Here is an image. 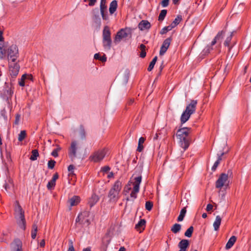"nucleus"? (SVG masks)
Masks as SVG:
<instances>
[{"mask_svg":"<svg viewBox=\"0 0 251 251\" xmlns=\"http://www.w3.org/2000/svg\"><path fill=\"white\" fill-rule=\"evenodd\" d=\"M89 215V212L87 211H84L78 214L77 216L78 220H83L88 218Z\"/></svg>","mask_w":251,"mask_h":251,"instance_id":"27","label":"nucleus"},{"mask_svg":"<svg viewBox=\"0 0 251 251\" xmlns=\"http://www.w3.org/2000/svg\"><path fill=\"white\" fill-rule=\"evenodd\" d=\"M55 185V182L53 181L52 180H51L48 182V183L47 184V188L48 189L50 190L53 187H54Z\"/></svg>","mask_w":251,"mask_h":251,"instance_id":"47","label":"nucleus"},{"mask_svg":"<svg viewBox=\"0 0 251 251\" xmlns=\"http://www.w3.org/2000/svg\"><path fill=\"white\" fill-rule=\"evenodd\" d=\"M171 27L169 26H165L163 27L160 31V33L162 35L166 34L169 31L171 30Z\"/></svg>","mask_w":251,"mask_h":251,"instance_id":"39","label":"nucleus"},{"mask_svg":"<svg viewBox=\"0 0 251 251\" xmlns=\"http://www.w3.org/2000/svg\"><path fill=\"white\" fill-rule=\"evenodd\" d=\"M236 237L234 236H231L230 239H229V240L228 241L227 243H226V249H229L230 248H231L233 245H234V244L235 243V242H236Z\"/></svg>","mask_w":251,"mask_h":251,"instance_id":"22","label":"nucleus"},{"mask_svg":"<svg viewBox=\"0 0 251 251\" xmlns=\"http://www.w3.org/2000/svg\"><path fill=\"white\" fill-rule=\"evenodd\" d=\"M38 227L36 224H34L32 226V229L31 231V237L33 239H35L36 236L37 232Z\"/></svg>","mask_w":251,"mask_h":251,"instance_id":"34","label":"nucleus"},{"mask_svg":"<svg viewBox=\"0 0 251 251\" xmlns=\"http://www.w3.org/2000/svg\"><path fill=\"white\" fill-rule=\"evenodd\" d=\"M89 1V6H93L95 5V3L97 1V0H88ZM87 0H84V2H86Z\"/></svg>","mask_w":251,"mask_h":251,"instance_id":"54","label":"nucleus"},{"mask_svg":"<svg viewBox=\"0 0 251 251\" xmlns=\"http://www.w3.org/2000/svg\"><path fill=\"white\" fill-rule=\"evenodd\" d=\"M139 48H140V49L141 50V53H140V56L141 57L144 58L146 55V50H145L146 46L143 44H141V45H140Z\"/></svg>","mask_w":251,"mask_h":251,"instance_id":"31","label":"nucleus"},{"mask_svg":"<svg viewBox=\"0 0 251 251\" xmlns=\"http://www.w3.org/2000/svg\"><path fill=\"white\" fill-rule=\"evenodd\" d=\"M102 43L105 49L108 50L110 49L112 44L111 39H102Z\"/></svg>","mask_w":251,"mask_h":251,"instance_id":"23","label":"nucleus"},{"mask_svg":"<svg viewBox=\"0 0 251 251\" xmlns=\"http://www.w3.org/2000/svg\"><path fill=\"white\" fill-rule=\"evenodd\" d=\"M146 221H139L138 223L136 224L135 228L137 231L141 233L144 230L146 226Z\"/></svg>","mask_w":251,"mask_h":251,"instance_id":"17","label":"nucleus"},{"mask_svg":"<svg viewBox=\"0 0 251 251\" xmlns=\"http://www.w3.org/2000/svg\"><path fill=\"white\" fill-rule=\"evenodd\" d=\"M26 133L25 130H22L18 135V140L22 142L26 137Z\"/></svg>","mask_w":251,"mask_h":251,"instance_id":"33","label":"nucleus"},{"mask_svg":"<svg viewBox=\"0 0 251 251\" xmlns=\"http://www.w3.org/2000/svg\"><path fill=\"white\" fill-rule=\"evenodd\" d=\"M110 170V168L108 166H104L102 168V171L103 172L107 173Z\"/></svg>","mask_w":251,"mask_h":251,"instance_id":"56","label":"nucleus"},{"mask_svg":"<svg viewBox=\"0 0 251 251\" xmlns=\"http://www.w3.org/2000/svg\"><path fill=\"white\" fill-rule=\"evenodd\" d=\"M172 41V37H170L166 39L163 42L159 51L160 55H163L167 51L169 48L171 43Z\"/></svg>","mask_w":251,"mask_h":251,"instance_id":"12","label":"nucleus"},{"mask_svg":"<svg viewBox=\"0 0 251 251\" xmlns=\"http://www.w3.org/2000/svg\"><path fill=\"white\" fill-rule=\"evenodd\" d=\"M191 132V128L183 127L177 130L176 136L178 140L179 146L183 149L184 152L189 147L190 144L189 134Z\"/></svg>","mask_w":251,"mask_h":251,"instance_id":"2","label":"nucleus"},{"mask_svg":"<svg viewBox=\"0 0 251 251\" xmlns=\"http://www.w3.org/2000/svg\"><path fill=\"white\" fill-rule=\"evenodd\" d=\"M107 6L106 5V0H101L100 3V9H105L106 8Z\"/></svg>","mask_w":251,"mask_h":251,"instance_id":"50","label":"nucleus"},{"mask_svg":"<svg viewBox=\"0 0 251 251\" xmlns=\"http://www.w3.org/2000/svg\"><path fill=\"white\" fill-rule=\"evenodd\" d=\"M193 231V227L191 226L185 232V235L188 237H190Z\"/></svg>","mask_w":251,"mask_h":251,"instance_id":"38","label":"nucleus"},{"mask_svg":"<svg viewBox=\"0 0 251 251\" xmlns=\"http://www.w3.org/2000/svg\"><path fill=\"white\" fill-rule=\"evenodd\" d=\"M232 33H231L230 35L228 37H227L226 38V41L224 42L225 46H227L229 48H228L229 51L231 49L232 47H230L229 46V43H230V42L231 41V38H232Z\"/></svg>","mask_w":251,"mask_h":251,"instance_id":"32","label":"nucleus"},{"mask_svg":"<svg viewBox=\"0 0 251 251\" xmlns=\"http://www.w3.org/2000/svg\"><path fill=\"white\" fill-rule=\"evenodd\" d=\"M69 247L68 250V251H75V249L73 246V242L71 240H69Z\"/></svg>","mask_w":251,"mask_h":251,"instance_id":"51","label":"nucleus"},{"mask_svg":"<svg viewBox=\"0 0 251 251\" xmlns=\"http://www.w3.org/2000/svg\"><path fill=\"white\" fill-rule=\"evenodd\" d=\"M102 39H111V32L108 26H105L102 32Z\"/></svg>","mask_w":251,"mask_h":251,"instance_id":"18","label":"nucleus"},{"mask_svg":"<svg viewBox=\"0 0 251 251\" xmlns=\"http://www.w3.org/2000/svg\"><path fill=\"white\" fill-rule=\"evenodd\" d=\"M4 187L6 191L8 192L13 188V181L10 178H8L7 181L4 185Z\"/></svg>","mask_w":251,"mask_h":251,"instance_id":"21","label":"nucleus"},{"mask_svg":"<svg viewBox=\"0 0 251 251\" xmlns=\"http://www.w3.org/2000/svg\"><path fill=\"white\" fill-rule=\"evenodd\" d=\"M21 224L22 225V228L24 230H25V221H21Z\"/></svg>","mask_w":251,"mask_h":251,"instance_id":"61","label":"nucleus"},{"mask_svg":"<svg viewBox=\"0 0 251 251\" xmlns=\"http://www.w3.org/2000/svg\"><path fill=\"white\" fill-rule=\"evenodd\" d=\"M151 27V25L150 23L147 20H142L139 23L138 25V28L141 30L149 29Z\"/></svg>","mask_w":251,"mask_h":251,"instance_id":"16","label":"nucleus"},{"mask_svg":"<svg viewBox=\"0 0 251 251\" xmlns=\"http://www.w3.org/2000/svg\"><path fill=\"white\" fill-rule=\"evenodd\" d=\"M122 187V182L119 180H117L114 184L112 187L110 189L108 197L109 201L112 202H116L120 198V192Z\"/></svg>","mask_w":251,"mask_h":251,"instance_id":"3","label":"nucleus"},{"mask_svg":"<svg viewBox=\"0 0 251 251\" xmlns=\"http://www.w3.org/2000/svg\"><path fill=\"white\" fill-rule=\"evenodd\" d=\"M100 14L102 16V18L103 20H108L109 19L107 11V8L103 9H100Z\"/></svg>","mask_w":251,"mask_h":251,"instance_id":"28","label":"nucleus"},{"mask_svg":"<svg viewBox=\"0 0 251 251\" xmlns=\"http://www.w3.org/2000/svg\"><path fill=\"white\" fill-rule=\"evenodd\" d=\"M157 56H155L153 59L152 60V61L150 62V65L149 66V67L148 68V71L150 72L151 71L153 67H154V66L157 61Z\"/></svg>","mask_w":251,"mask_h":251,"instance_id":"30","label":"nucleus"},{"mask_svg":"<svg viewBox=\"0 0 251 251\" xmlns=\"http://www.w3.org/2000/svg\"><path fill=\"white\" fill-rule=\"evenodd\" d=\"M117 6V0H114L110 3L109 11L111 15L113 14L116 11Z\"/></svg>","mask_w":251,"mask_h":251,"instance_id":"19","label":"nucleus"},{"mask_svg":"<svg viewBox=\"0 0 251 251\" xmlns=\"http://www.w3.org/2000/svg\"><path fill=\"white\" fill-rule=\"evenodd\" d=\"M99 60L103 62H105L106 61V57L104 55L103 56L100 57Z\"/></svg>","mask_w":251,"mask_h":251,"instance_id":"58","label":"nucleus"},{"mask_svg":"<svg viewBox=\"0 0 251 251\" xmlns=\"http://www.w3.org/2000/svg\"><path fill=\"white\" fill-rule=\"evenodd\" d=\"M169 27H171V29H172L173 28H174L175 27H176V25H175V24H174L173 22L170 25H169Z\"/></svg>","mask_w":251,"mask_h":251,"instance_id":"64","label":"nucleus"},{"mask_svg":"<svg viewBox=\"0 0 251 251\" xmlns=\"http://www.w3.org/2000/svg\"><path fill=\"white\" fill-rule=\"evenodd\" d=\"M228 174L222 173L216 181L215 186L217 188L221 189L224 186L228 184Z\"/></svg>","mask_w":251,"mask_h":251,"instance_id":"7","label":"nucleus"},{"mask_svg":"<svg viewBox=\"0 0 251 251\" xmlns=\"http://www.w3.org/2000/svg\"><path fill=\"white\" fill-rule=\"evenodd\" d=\"M8 59H10L12 62H15L19 56V50L16 45H12L7 50Z\"/></svg>","mask_w":251,"mask_h":251,"instance_id":"5","label":"nucleus"},{"mask_svg":"<svg viewBox=\"0 0 251 251\" xmlns=\"http://www.w3.org/2000/svg\"><path fill=\"white\" fill-rule=\"evenodd\" d=\"M58 178V174H57V173H56V174H55L53 175V177H52V178L51 180H52L53 181H54V182H55V181H56V179H57Z\"/></svg>","mask_w":251,"mask_h":251,"instance_id":"57","label":"nucleus"},{"mask_svg":"<svg viewBox=\"0 0 251 251\" xmlns=\"http://www.w3.org/2000/svg\"><path fill=\"white\" fill-rule=\"evenodd\" d=\"M197 101L196 100H192L189 104H188L181 116L180 120L182 124L185 123L188 120L190 116L196 111Z\"/></svg>","mask_w":251,"mask_h":251,"instance_id":"4","label":"nucleus"},{"mask_svg":"<svg viewBox=\"0 0 251 251\" xmlns=\"http://www.w3.org/2000/svg\"><path fill=\"white\" fill-rule=\"evenodd\" d=\"M220 225H221V221H215V222L213 224V226L214 227V229L216 231L218 230Z\"/></svg>","mask_w":251,"mask_h":251,"instance_id":"46","label":"nucleus"},{"mask_svg":"<svg viewBox=\"0 0 251 251\" xmlns=\"http://www.w3.org/2000/svg\"><path fill=\"white\" fill-rule=\"evenodd\" d=\"M32 78H33V76L31 75H27L26 74V79H30V80H32Z\"/></svg>","mask_w":251,"mask_h":251,"instance_id":"60","label":"nucleus"},{"mask_svg":"<svg viewBox=\"0 0 251 251\" xmlns=\"http://www.w3.org/2000/svg\"><path fill=\"white\" fill-rule=\"evenodd\" d=\"M2 34V32L1 31H0V42L2 41L3 40Z\"/></svg>","mask_w":251,"mask_h":251,"instance_id":"63","label":"nucleus"},{"mask_svg":"<svg viewBox=\"0 0 251 251\" xmlns=\"http://www.w3.org/2000/svg\"><path fill=\"white\" fill-rule=\"evenodd\" d=\"M99 200V197L96 194H93L89 201V204L90 207L94 205Z\"/></svg>","mask_w":251,"mask_h":251,"instance_id":"20","label":"nucleus"},{"mask_svg":"<svg viewBox=\"0 0 251 251\" xmlns=\"http://www.w3.org/2000/svg\"><path fill=\"white\" fill-rule=\"evenodd\" d=\"M5 54V51L3 47L0 46V59H3Z\"/></svg>","mask_w":251,"mask_h":251,"instance_id":"49","label":"nucleus"},{"mask_svg":"<svg viewBox=\"0 0 251 251\" xmlns=\"http://www.w3.org/2000/svg\"><path fill=\"white\" fill-rule=\"evenodd\" d=\"M32 154L30 157V159L32 161L37 160V157L39 156V153L37 150H32Z\"/></svg>","mask_w":251,"mask_h":251,"instance_id":"29","label":"nucleus"},{"mask_svg":"<svg viewBox=\"0 0 251 251\" xmlns=\"http://www.w3.org/2000/svg\"><path fill=\"white\" fill-rule=\"evenodd\" d=\"M224 154V153L223 152L221 153V154L220 155H219L218 156V158L217 160L215 162V163L214 164L213 166L212 167V170L213 171H215L216 170L218 166L219 165V164L220 163V161L222 159V156Z\"/></svg>","mask_w":251,"mask_h":251,"instance_id":"25","label":"nucleus"},{"mask_svg":"<svg viewBox=\"0 0 251 251\" xmlns=\"http://www.w3.org/2000/svg\"><path fill=\"white\" fill-rule=\"evenodd\" d=\"M186 213V207H184L182 208L180 212L179 215L177 217V220H183L185 215Z\"/></svg>","mask_w":251,"mask_h":251,"instance_id":"37","label":"nucleus"},{"mask_svg":"<svg viewBox=\"0 0 251 251\" xmlns=\"http://www.w3.org/2000/svg\"><path fill=\"white\" fill-rule=\"evenodd\" d=\"M100 56V54L99 53H96L94 55V58L97 60H99Z\"/></svg>","mask_w":251,"mask_h":251,"instance_id":"62","label":"nucleus"},{"mask_svg":"<svg viewBox=\"0 0 251 251\" xmlns=\"http://www.w3.org/2000/svg\"><path fill=\"white\" fill-rule=\"evenodd\" d=\"M11 251H22V243L19 239H16L11 244Z\"/></svg>","mask_w":251,"mask_h":251,"instance_id":"13","label":"nucleus"},{"mask_svg":"<svg viewBox=\"0 0 251 251\" xmlns=\"http://www.w3.org/2000/svg\"><path fill=\"white\" fill-rule=\"evenodd\" d=\"M213 46H207L203 50L205 54L209 53L213 50Z\"/></svg>","mask_w":251,"mask_h":251,"instance_id":"43","label":"nucleus"},{"mask_svg":"<svg viewBox=\"0 0 251 251\" xmlns=\"http://www.w3.org/2000/svg\"><path fill=\"white\" fill-rule=\"evenodd\" d=\"M130 34V30L127 28L122 29L119 31L115 37L114 42L117 43L120 42L122 39L126 38Z\"/></svg>","mask_w":251,"mask_h":251,"instance_id":"8","label":"nucleus"},{"mask_svg":"<svg viewBox=\"0 0 251 251\" xmlns=\"http://www.w3.org/2000/svg\"><path fill=\"white\" fill-rule=\"evenodd\" d=\"M15 215L16 218L18 220H25L24 212L17 201L15 204Z\"/></svg>","mask_w":251,"mask_h":251,"instance_id":"11","label":"nucleus"},{"mask_svg":"<svg viewBox=\"0 0 251 251\" xmlns=\"http://www.w3.org/2000/svg\"><path fill=\"white\" fill-rule=\"evenodd\" d=\"M167 10H165V9L162 10L159 14V15L158 17V20L160 21H163L164 19V18L167 14Z\"/></svg>","mask_w":251,"mask_h":251,"instance_id":"35","label":"nucleus"},{"mask_svg":"<svg viewBox=\"0 0 251 251\" xmlns=\"http://www.w3.org/2000/svg\"><path fill=\"white\" fill-rule=\"evenodd\" d=\"M75 168V167L73 165H70L68 168V171L69 172V176L70 175H75L74 174V169Z\"/></svg>","mask_w":251,"mask_h":251,"instance_id":"48","label":"nucleus"},{"mask_svg":"<svg viewBox=\"0 0 251 251\" xmlns=\"http://www.w3.org/2000/svg\"><path fill=\"white\" fill-rule=\"evenodd\" d=\"M225 32L224 30H222L218 33L217 35L215 37L214 39L211 42V46H213L216 43L219 44V46H221V43L222 40L225 35Z\"/></svg>","mask_w":251,"mask_h":251,"instance_id":"14","label":"nucleus"},{"mask_svg":"<svg viewBox=\"0 0 251 251\" xmlns=\"http://www.w3.org/2000/svg\"><path fill=\"white\" fill-rule=\"evenodd\" d=\"M145 138L144 137H141L139 138L138 141V145L137 148V151L139 152H141L143 149L144 147L143 146V144L145 142Z\"/></svg>","mask_w":251,"mask_h":251,"instance_id":"24","label":"nucleus"},{"mask_svg":"<svg viewBox=\"0 0 251 251\" xmlns=\"http://www.w3.org/2000/svg\"><path fill=\"white\" fill-rule=\"evenodd\" d=\"M152 206H153V203L151 201H147L146 202L145 207H146V209L147 210H148L149 211L151 210L152 208Z\"/></svg>","mask_w":251,"mask_h":251,"instance_id":"41","label":"nucleus"},{"mask_svg":"<svg viewBox=\"0 0 251 251\" xmlns=\"http://www.w3.org/2000/svg\"><path fill=\"white\" fill-rule=\"evenodd\" d=\"M182 20V17L181 15H177V17L175 18L174 21H173V23L175 24L176 25L179 24V23L180 22V21Z\"/></svg>","mask_w":251,"mask_h":251,"instance_id":"45","label":"nucleus"},{"mask_svg":"<svg viewBox=\"0 0 251 251\" xmlns=\"http://www.w3.org/2000/svg\"><path fill=\"white\" fill-rule=\"evenodd\" d=\"M169 3V0H163L161 4L163 7H167Z\"/></svg>","mask_w":251,"mask_h":251,"instance_id":"52","label":"nucleus"},{"mask_svg":"<svg viewBox=\"0 0 251 251\" xmlns=\"http://www.w3.org/2000/svg\"><path fill=\"white\" fill-rule=\"evenodd\" d=\"M20 117H21V116L20 114H16L15 120V124L16 125H18L19 124L20 120Z\"/></svg>","mask_w":251,"mask_h":251,"instance_id":"53","label":"nucleus"},{"mask_svg":"<svg viewBox=\"0 0 251 251\" xmlns=\"http://www.w3.org/2000/svg\"><path fill=\"white\" fill-rule=\"evenodd\" d=\"M61 150V148L59 146L52 151L51 155L54 157H56L58 156V152Z\"/></svg>","mask_w":251,"mask_h":251,"instance_id":"42","label":"nucleus"},{"mask_svg":"<svg viewBox=\"0 0 251 251\" xmlns=\"http://www.w3.org/2000/svg\"><path fill=\"white\" fill-rule=\"evenodd\" d=\"M55 161L53 160H50L49 161L48 163V166L49 169H52L55 165Z\"/></svg>","mask_w":251,"mask_h":251,"instance_id":"44","label":"nucleus"},{"mask_svg":"<svg viewBox=\"0 0 251 251\" xmlns=\"http://www.w3.org/2000/svg\"><path fill=\"white\" fill-rule=\"evenodd\" d=\"M106 150L103 149L94 152L90 156V159L94 162H98L101 161L106 154Z\"/></svg>","mask_w":251,"mask_h":251,"instance_id":"6","label":"nucleus"},{"mask_svg":"<svg viewBox=\"0 0 251 251\" xmlns=\"http://www.w3.org/2000/svg\"><path fill=\"white\" fill-rule=\"evenodd\" d=\"M20 66L15 62H9V70L10 75L15 78L19 72Z\"/></svg>","mask_w":251,"mask_h":251,"instance_id":"9","label":"nucleus"},{"mask_svg":"<svg viewBox=\"0 0 251 251\" xmlns=\"http://www.w3.org/2000/svg\"><path fill=\"white\" fill-rule=\"evenodd\" d=\"M189 242L187 240L184 239L181 240L178 244V247L180 249H186L188 247Z\"/></svg>","mask_w":251,"mask_h":251,"instance_id":"26","label":"nucleus"},{"mask_svg":"<svg viewBox=\"0 0 251 251\" xmlns=\"http://www.w3.org/2000/svg\"><path fill=\"white\" fill-rule=\"evenodd\" d=\"M45 245V241L44 240H42L40 242V246L41 247H44Z\"/></svg>","mask_w":251,"mask_h":251,"instance_id":"59","label":"nucleus"},{"mask_svg":"<svg viewBox=\"0 0 251 251\" xmlns=\"http://www.w3.org/2000/svg\"><path fill=\"white\" fill-rule=\"evenodd\" d=\"M26 74L22 75L20 80L19 81V84L21 86H24L25 85V81L26 79Z\"/></svg>","mask_w":251,"mask_h":251,"instance_id":"40","label":"nucleus"},{"mask_svg":"<svg viewBox=\"0 0 251 251\" xmlns=\"http://www.w3.org/2000/svg\"><path fill=\"white\" fill-rule=\"evenodd\" d=\"M80 201V198L77 196H74L72 198L69 199L68 203L70 207L77 205ZM71 209V208H70Z\"/></svg>","mask_w":251,"mask_h":251,"instance_id":"15","label":"nucleus"},{"mask_svg":"<svg viewBox=\"0 0 251 251\" xmlns=\"http://www.w3.org/2000/svg\"><path fill=\"white\" fill-rule=\"evenodd\" d=\"M181 228V226L179 224H176L172 227L171 230L175 233L178 232Z\"/></svg>","mask_w":251,"mask_h":251,"instance_id":"36","label":"nucleus"},{"mask_svg":"<svg viewBox=\"0 0 251 251\" xmlns=\"http://www.w3.org/2000/svg\"><path fill=\"white\" fill-rule=\"evenodd\" d=\"M213 207V206L212 204L209 203V204H208L207 206H206V210L208 212V211H211L212 208Z\"/></svg>","mask_w":251,"mask_h":251,"instance_id":"55","label":"nucleus"},{"mask_svg":"<svg viewBox=\"0 0 251 251\" xmlns=\"http://www.w3.org/2000/svg\"><path fill=\"white\" fill-rule=\"evenodd\" d=\"M134 180V182H133V189L130 194V197H127L126 198L127 201H134L137 198V194L139 191V186L141 182L142 176H140L135 177ZM131 183H132V182L129 181L125 186L123 190V194L125 195H127L131 190Z\"/></svg>","mask_w":251,"mask_h":251,"instance_id":"1","label":"nucleus"},{"mask_svg":"<svg viewBox=\"0 0 251 251\" xmlns=\"http://www.w3.org/2000/svg\"><path fill=\"white\" fill-rule=\"evenodd\" d=\"M78 148L77 143L76 141H72L71 144V147L69 149V156L73 160L76 156V151Z\"/></svg>","mask_w":251,"mask_h":251,"instance_id":"10","label":"nucleus"}]
</instances>
